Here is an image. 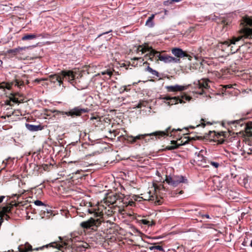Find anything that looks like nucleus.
Here are the masks:
<instances>
[{"instance_id": "obj_33", "label": "nucleus", "mask_w": 252, "mask_h": 252, "mask_svg": "<svg viewBox=\"0 0 252 252\" xmlns=\"http://www.w3.org/2000/svg\"><path fill=\"white\" fill-rule=\"evenodd\" d=\"M34 204L36 206H41L43 205V203L41 201L37 200L34 201Z\"/></svg>"}, {"instance_id": "obj_15", "label": "nucleus", "mask_w": 252, "mask_h": 252, "mask_svg": "<svg viewBox=\"0 0 252 252\" xmlns=\"http://www.w3.org/2000/svg\"><path fill=\"white\" fill-rule=\"evenodd\" d=\"M172 53L177 58H183L184 57H188V55L187 53L183 51L182 49L179 48H174L171 50Z\"/></svg>"}, {"instance_id": "obj_21", "label": "nucleus", "mask_w": 252, "mask_h": 252, "mask_svg": "<svg viewBox=\"0 0 252 252\" xmlns=\"http://www.w3.org/2000/svg\"><path fill=\"white\" fill-rule=\"evenodd\" d=\"M155 14H152L150 17L148 18L146 22L145 25L147 27L149 28H152L154 26V23L153 21L154 17H155Z\"/></svg>"}, {"instance_id": "obj_41", "label": "nucleus", "mask_w": 252, "mask_h": 252, "mask_svg": "<svg viewBox=\"0 0 252 252\" xmlns=\"http://www.w3.org/2000/svg\"><path fill=\"white\" fill-rule=\"evenodd\" d=\"M2 62L0 60V66H1V65H2Z\"/></svg>"}, {"instance_id": "obj_27", "label": "nucleus", "mask_w": 252, "mask_h": 252, "mask_svg": "<svg viewBox=\"0 0 252 252\" xmlns=\"http://www.w3.org/2000/svg\"><path fill=\"white\" fill-rule=\"evenodd\" d=\"M149 249L151 251L157 250L160 251H164L163 248L160 246H152L150 247Z\"/></svg>"}, {"instance_id": "obj_17", "label": "nucleus", "mask_w": 252, "mask_h": 252, "mask_svg": "<svg viewBox=\"0 0 252 252\" xmlns=\"http://www.w3.org/2000/svg\"><path fill=\"white\" fill-rule=\"evenodd\" d=\"M15 86H20L22 85V83L18 81L17 80H16L13 83H4L2 82L1 84H0V89H7L8 90H10L11 88V86L13 84H14Z\"/></svg>"}, {"instance_id": "obj_40", "label": "nucleus", "mask_w": 252, "mask_h": 252, "mask_svg": "<svg viewBox=\"0 0 252 252\" xmlns=\"http://www.w3.org/2000/svg\"><path fill=\"white\" fill-rule=\"evenodd\" d=\"M126 86H123V87H122V89H123V91H126Z\"/></svg>"}, {"instance_id": "obj_11", "label": "nucleus", "mask_w": 252, "mask_h": 252, "mask_svg": "<svg viewBox=\"0 0 252 252\" xmlns=\"http://www.w3.org/2000/svg\"><path fill=\"white\" fill-rule=\"evenodd\" d=\"M49 80L53 83L57 82L59 86H61L63 84V78L61 72L58 74L51 75L49 76Z\"/></svg>"}, {"instance_id": "obj_7", "label": "nucleus", "mask_w": 252, "mask_h": 252, "mask_svg": "<svg viewBox=\"0 0 252 252\" xmlns=\"http://www.w3.org/2000/svg\"><path fill=\"white\" fill-rule=\"evenodd\" d=\"M242 36H239L237 38H233L232 39L229 41V43L231 44L229 47L230 54H234L238 50L240 46H236V43L237 42L240 40Z\"/></svg>"}, {"instance_id": "obj_14", "label": "nucleus", "mask_w": 252, "mask_h": 252, "mask_svg": "<svg viewBox=\"0 0 252 252\" xmlns=\"http://www.w3.org/2000/svg\"><path fill=\"white\" fill-rule=\"evenodd\" d=\"M63 80L65 78L69 82L73 81L74 79V75L72 71H61Z\"/></svg>"}, {"instance_id": "obj_38", "label": "nucleus", "mask_w": 252, "mask_h": 252, "mask_svg": "<svg viewBox=\"0 0 252 252\" xmlns=\"http://www.w3.org/2000/svg\"><path fill=\"white\" fill-rule=\"evenodd\" d=\"M3 219H2V216H1V215H0V226L1 225V223L3 221Z\"/></svg>"}, {"instance_id": "obj_10", "label": "nucleus", "mask_w": 252, "mask_h": 252, "mask_svg": "<svg viewBox=\"0 0 252 252\" xmlns=\"http://www.w3.org/2000/svg\"><path fill=\"white\" fill-rule=\"evenodd\" d=\"M151 50H153L151 47L146 46L144 47L142 46H139L137 49V52L138 53L141 52V54H143L146 52H149V60L151 61H153V57L154 56L157 57V55H151Z\"/></svg>"}, {"instance_id": "obj_9", "label": "nucleus", "mask_w": 252, "mask_h": 252, "mask_svg": "<svg viewBox=\"0 0 252 252\" xmlns=\"http://www.w3.org/2000/svg\"><path fill=\"white\" fill-rule=\"evenodd\" d=\"M231 44L229 41H225L223 42H220L218 44V48L222 51L225 52L228 55L230 54L229 47Z\"/></svg>"}, {"instance_id": "obj_25", "label": "nucleus", "mask_w": 252, "mask_h": 252, "mask_svg": "<svg viewBox=\"0 0 252 252\" xmlns=\"http://www.w3.org/2000/svg\"><path fill=\"white\" fill-rule=\"evenodd\" d=\"M146 70L153 75H155L156 76H158V72L155 70H154L153 69H152L151 67H150L149 66L147 67Z\"/></svg>"}, {"instance_id": "obj_23", "label": "nucleus", "mask_w": 252, "mask_h": 252, "mask_svg": "<svg viewBox=\"0 0 252 252\" xmlns=\"http://www.w3.org/2000/svg\"><path fill=\"white\" fill-rule=\"evenodd\" d=\"M36 37V35L35 34H27L22 37V40H31Z\"/></svg>"}, {"instance_id": "obj_31", "label": "nucleus", "mask_w": 252, "mask_h": 252, "mask_svg": "<svg viewBox=\"0 0 252 252\" xmlns=\"http://www.w3.org/2000/svg\"><path fill=\"white\" fill-rule=\"evenodd\" d=\"M246 132L250 136H252V126L247 127L246 129Z\"/></svg>"}, {"instance_id": "obj_22", "label": "nucleus", "mask_w": 252, "mask_h": 252, "mask_svg": "<svg viewBox=\"0 0 252 252\" xmlns=\"http://www.w3.org/2000/svg\"><path fill=\"white\" fill-rule=\"evenodd\" d=\"M197 85L199 89H206L208 86L207 82L204 80L199 81Z\"/></svg>"}, {"instance_id": "obj_34", "label": "nucleus", "mask_w": 252, "mask_h": 252, "mask_svg": "<svg viewBox=\"0 0 252 252\" xmlns=\"http://www.w3.org/2000/svg\"><path fill=\"white\" fill-rule=\"evenodd\" d=\"M178 146H171L167 147V149L168 150H172L176 148Z\"/></svg>"}, {"instance_id": "obj_37", "label": "nucleus", "mask_w": 252, "mask_h": 252, "mask_svg": "<svg viewBox=\"0 0 252 252\" xmlns=\"http://www.w3.org/2000/svg\"><path fill=\"white\" fill-rule=\"evenodd\" d=\"M129 135H127L126 140L130 143V141H132V138H128Z\"/></svg>"}, {"instance_id": "obj_20", "label": "nucleus", "mask_w": 252, "mask_h": 252, "mask_svg": "<svg viewBox=\"0 0 252 252\" xmlns=\"http://www.w3.org/2000/svg\"><path fill=\"white\" fill-rule=\"evenodd\" d=\"M11 210V207H4L2 208L1 213L0 214V215L2 216V219H5L6 220H7V218H8V216L6 214V213H8Z\"/></svg>"}, {"instance_id": "obj_32", "label": "nucleus", "mask_w": 252, "mask_h": 252, "mask_svg": "<svg viewBox=\"0 0 252 252\" xmlns=\"http://www.w3.org/2000/svg\"><path fill=\"white\" fill-rule=\"evenodd\" d=\"M210 164L216 168H218L219 166V163L218 162L214 161H211L210 162Z\"/></svg>"}, {"instance_id": "obj_44", "label": "nucleus", "mask_w": 252, "mask_h": 252, "mask_svg": "<svg viewBox=\"0 0 252 252\" xmlns=\"http://www.w3.org/2000/svg\"><path fill=\"white\" fill-rule=\"evenodd\" d=\"M35 250H39V248H36Z\"/></svg>"}, {"instance_id": "obj_16", "label": "nucleus", "mask_w": 252, "mask_h": 252, "mask_svg": "<svg viewBox=\"0 0 252 252\" xmlns=\"http://www.w3.org/2000/svg\"><path fill=\"white\" fill-rule=\"evenodd\" d=\"M88 110L87 109H81L78 107L75 108L71 111L66 113V114L68 115H76L79 116L82 114L83 113H85L88 112Z\"/></svg>"}, {"instance_id": "obj_18", "label": "nucleus", "mask_w": 252, "mask_h": 252, "mask_svg": "<svg viewBox=\"0 0 252 252\" xmlns=\"http://www.w3.org/2000/svg\"><path fill=\"white\" fill-rule=\"evenodd\" d=\"M30 46L29 47H18L16 48L13 49H10L8 50L7 52L9 54H12L13 55H16L20 53L22 51L25 50L26 49H28L30 48Z\"/></svg>"}, {"instance_id": "obj_45", "label": "nucleus", "mask_w": 252, "mask_h": 252, "mask_svg": "<svg viewBox=\"0 0 252 252\" xmlns=\"http://www.w3.org/2000/svg\"><path fill=\"white\" fill-rule=\"evenodd\" d=\"M56 244V246H58V245H57V244Z\"/></svg>"}, {"instance_id": "obj_28", "label": "nucleus", "mask_w": 252, "mask_h": 252, "mask_svg": "<svg viewBox=\"0 0 252 252\" xmlns=\"http://www.w3.org/2000/svg\"><path fill=\"white\" fill-rule=\"evenodd\" d=\"M191 99V97L189 96H188L187 95H183L182 96V98H180V99H183V103H185V100H186V101H189Z\"/></svg>"}, {"instance_id": "obj_42", "label": "nucleus", "mask_w": 252, "mask_h": 252, "mask_svg": "<svg viewBox=\"0 0 252 252\" xmlns=\"http://www.w3.org/2000/svg\"><path fill=\"white\" fill-rule=\"evenodd\" d=\"M250 246L252 247V240L251 241Z\"/></svg>"}, {"instance_id": "obj_29", "label": "nucleus", "mask_w": 252, "mask_h": 252, "mask_svg": "<svg viewBox=\"0 0 252 252\" xmlns=\"http://www.w3.org/2000/svg\"><path fill=\"white\" fill-rule=\"evenodd\" d=\"M10 100L14 103H20V102L18 100V98L15 97L14 96H12L10 97Z\"/></svg>"}, {"instance_id": "obj_24", "label": "nucleus", "mask_w": 252, "mask_h": 252, "mask_svg": "<svg viewBox=\"0 0 252 252\" xmlns=\"http://www.w3.org/2000/svg\"><path fill=\"white\" fill-rule=\"evenodd\" d=\"M141 222L143 224L147 225L148 226H152L155 224L153 220H150L146 219L141 220Z\"/></svg>"}, {"instance_id": "obj_13", "label": "nucleus", "mask_w": 252, "mask_h": 252, "mask_svg": "<svg viewBox=\"0 0 252 252\" xmlns=\"http://www.w3.org/2000/svg\"><path fill=\"white\" fill-rule=\"evenodd\" d=\"M118 196L117 194H112L107 196L104 200V203L108 206L117 204Z\"/></svg>"}, {"instance_id": "obj_35", "label": "nucleus", "mask_w": 252, "mask_h": 252, "mask_svg": "<svg viewBox=\"0 0 252 252\" xmlns=\"http://www.w3.org/2000/svg\"><path fill=\"white\" fill-rule=\"evenodd\" d=\"M134 60H140L141 62H143L144 61L143 59H142L141 58H136L135 57L133 59Z\"/></svg>"}, {"instance_id": "obj_39", "label": "nucleus", "mask_w": 252, "mask_h": 252, "mask_svg": "<svg viewBox=\"0 0 252 252\" xmlns=\"http://www.w3.org/2000/svg\"><path fill=\"white\" fill-rule=\"evenodd\" d=\"M203 217H206L207 219H210L209 215L208 214H205V215H203Z\"/></svg>"}, {"instance_id": "obj_2", "label": "nucleus", "mask_w": 252, "mask_h": 252, "mask_svg": "<svg viewBox=\"0 0 252 252\" xmlns=\"http://www.w3.org/2000/svg\"><path fill=\"white\" fill-rule=\"evenodd\" d=\"M165 181L173 187H177L181 183H186L187 179L182 176H167Z\"/></svg>"}, {"instance_id": "obj_12", "label": "nucleus", "mask_w": 252, "mask_h": 252, "mask_svg": "<svg viewBox=\"0 0 252 252\" xmlns=\"http://www.w3.org/2000/svg\"><path fill=\"white\" fill-rule=\"evenodd\" d=\"M186 86L178 85L166 87L167 91L170 92H180L186 90Z\"/></svg>"}, {"instance_id": "obj_6", "label": "nucleus", "mask_w": 252, "mask_h": 252, "mask_svg": "<svg viewBox=\"0 0 252 252\" xmlns=\"http://www.w3.org/2000/svg\"><path fill=\"white\" fill-rule=\"evenodd\" d=\"M162 99L164 100V102L167 105H172L178 103H182L183 102V99H180V98L178 97H172L165 96L162 98Z\"/></svg>"}, {"instance_id": "obj_4", "label": "nucleus", "mask_w": 252, "mask_h": 252, "mask_svg": "<svg viewBox=\"0 0 252 252\" xmlns=\"http://www.w3.org/2000/svg\"><path fill=\"white\" fill-rule=\"evenodd\" d=\"M243 21L246 25L249 26V28H245L241 30L243 36L247 38H252V19L249 17H245Z\"/></svg>"}, {"instance_id": "obj_36", "label": "nucleus", "mask_w": 252, "mask_h": 252, "mask_svg": "<svg viewBox=\"0 0 252 252\" xmlns=\"http://www.w3.org/2000/svg\"><path fill=\"white\" fill-rule=\"evenodd\" d=\"M4 198H5V196H3V195L0 196V203L2 202V201Z\"/></svg>"}, {"instance_id": "obj_30", "label": "nucleus", "mask_w": 252, "mask_h": 252, "mask_svg": "<svg viewBox=\"0 0 252 252\" xmlns=\"http://www.w3.org/2000/svg\"><path fill=\"white\" fill-rule=\"evenodd\" d=\"M101 74L105 75L107 74L110 77L112 75V72L110 70H106L103 72H101Z\"/></svg>"}, {"instance_id": "obj_3", "label": "nucleus", "mask_w": 252, "mask_h": 252, "mask_svg": "<svg viewBox=\"0 0 252 252\" xmlns=\"http://www.w3.org/2000/svg\"><path fill=\"white\" fill-rule=\"evenodd\" d=\"M168 129L169 128L166 129L165 131H157V132L152 133L150 134H139L136 136H133L132 135H130V136H128V138H132V141H130V143H134L136 141V140L144 138L145 137H146L147 136H149V135H154L156 136H163L164 135H169V134L168 133Z\"/></svg>"}, {"instance_id": "obj_5", "label": "nucleus", "mask_w": 252, "mask_h": 252, "mask_svg": "<svg viewBox=\"0 0 252 252\" xmlns=\"http://www.w3.org/2000/svg\"><path fill=\"white\" fill-rule=\"evenodd\" d=\"M152 189L149 190L147 192H145L141 195L143 196V198L144 200H154L155 198L156 197V189L154 186L151 188Z\"/></svg>"}, {"instance_id": "obj_26", "label": "nucleus", "mask_w": 252, "mask_h": 252, "mask_svg": "<svg viewBox=\"0 0 252 252\" xmlns=\"http://www.w3.org/2000/svg\"><path fill=\"white\" fill-rule=\"evenodd\" d=\"M27 127L28 129L31 131H34L38 130V126L32 125H27Z\"/></svg>"}, {"instance_id": "obj_1", "label": "nucleus", "mask_w": 252, "mask_h": 252, "mask_svg": "<svg viewBox=\"0 0 252 252\" xmlns=\"http://www.w3.org/2000/svg\"><path fill=\"white\" fill-rule=\"evenodd\" d=\"M151 55H157V57L158 58V60L160 61L163 62L165 63H176L180 62L179 59H176L172 56L167 55H161L159 52L155 50H151Z\"/></svg>"}, {"instance_id": "obj_8", "label": "nucleus", "mask_w": 252, "mask_h": 252, "mask_svg": "<svg viewBox=\"0 0 252 252\" xmlns=\"http://www.w3.org/2000/svg\"><path fill=\"white\" fill-rule=\"evenodd\" d=\"M98 220H95L93 218H90L87 221H83L81 223L80 225L84 228L88 229L93 226H97V223Z\"/></svg>"}, {"instance_id": "obj_43", "label": "nucleus", "mask_w": 252, "mask_h": 252, "mask_svg": "<svg viewBox=\"0 0 252 252\" xmlns=\"http://www.w3.org/2000/svg\"><path fill=\"white\" fill-rule=\"evenodd\" d=\"M202 93H203L202 92L199 93V94H202Z\"/></svg>"}, {"instance_id": "obj_19", "label": "nucleus", "mask_w": 252, "mask_h": 252, "mask_svg": "<svg viewBox=\"0 0 252 252\" xmlns=\"http://www.w3.org/2000/svg\"><path fill=\"white\" fill-rule=\"evenodd\" d=\"M32 247L28 243H26L24 245H20L18 247L19 252H28L32 251Z\"/></svg>"}]
</instances>
